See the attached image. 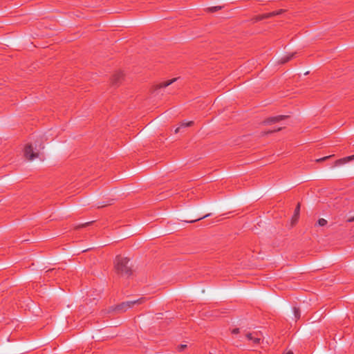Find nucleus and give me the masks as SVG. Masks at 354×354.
I'll use <instances>...</instances> for the list:
<instances>
[{
	"mask_svg": "<svg viewBox=\"0 0 354 354\" xmlns=\"http://www.w3.org/2000/svg\"><path fill=\"white\" fill-rule=\"evenodd\" d=\"M115 268L118 273L120 274L129 275L131 274V266H129V259L122 256H117L115 261Z\"/></svg>",
	"mask_w": 354,
	"mask_h": 354,
	"instance_id": "1",
	"label": "nucleus"
},
{
	"mask_svg": "<svg viewBox=\"0 0 354 354\" xmlns=\"http://www.w3.org/2000/svg\"><path fill=\"white\" fill-rule=\"evenodd\" d=\"M24 153V156L28 160H33L39 157V150L36 147L34 148L32 144H28L25 146Z\"/></svg>",
	"mask_w": 354,
	"mask_h": 354,
	"instance_id": "2",
	"label": "nucleus"
},
{
	"mask_svg": "<svg viewBox=\"0 0 354 354\" xmlns=\"http://www.w3.org/2000/svg\"><path fill=\"white\" fill-rule=\"evenodd\" d=\"M144 301H145V298L141 297L137 300L123 302L118 306L117 310L118 311H126L128 308L133 307V305H135L136 304H140L143 303Z\"/></svg>",
	"mask_w": 354,
	"mask_h": 354,
	"instance_id": "3",
	"label": "nucleus"
},
{
	"mask_svg": "<svg viewBox=\"0 0 354 354\" xmlns=\"http://www.w3.org/2000/svg\"><path fill=\"white\" fill-rule=\"evenodd\" d=\"M246 337L249 341H251L254 344H259L261 341V335L257 333H248Z\"/></svg>",
	"mask_w": 354,
	"mask_h": 354,
	"instance_id": "4",
	"label": "nucleus"
},
{
	"mask_svg": "<svg viewBox=\"0 0 354 354\" xmlns=\"http://www.w3.org/2000/svg\"><path fill=\"white\" fill-rule=\"evenodd\" d=\"M297 53V52L287 53V54L286 55H284L283 57H282L280 59L279 62L281 64H285V63L289 62L291 59H292L294 57V56Z\"/></svg>",
	"mask_w": 354,
	"mask_h": 354,
	"instance_id": "5",
	"label": "nucleus"
},
{
	"mask_svg": "<svg viewBox=\"0 0 354 354\" xmlns=\"http://www.w3.org/2000/svg\"><path fill=\"white\" fill-rule=\"evenodd\" d=\"M123 76H124V75H123L122 72H121V71L116 72L113 75V78H112L113 84L117 85L121 81V80H122Z\"/></svg>",
	"mask_w": 354,
	"mask_h": 354,
	"instance_id": "6",
	"label": "nucleus"
},
{
	"mask_svg": "<svg viewBox=\"0 0 354 354\" xmlns=\"http://www.w3.org/2000/svg\"><path fill=\"white\" fill-rule=\"evenodd\" d=\"M286 118L285 115H277L274 117H271L268 118L264 122L266 124H271V123H275L277 122H279L283 118Z\"/></svg>",
	"mask_w": 354,
	"mask_h": 354,
	"instance_id": "7",
	"label": "nucleus"
},
{
	"mask_svg": "<svg viewBox=\"0 0 354 354\" xmlns=\"http://www.w3.org/2000/svg\"><path fill=\"white\" fill-rule=\"evenodd\" d=\"M176 80H177V78H173L171 80L162 82L159 84L158 87L159 88H165V87L169 86L170 84H171L172 83H174V82H176Z\"/></svg>",
	"mask_w": 354,
	"mask_h": 354,
	"instance_id": "8",
	"label": "nucleus"
},
{
	"mask_svg": "<svg viewBox=\"0 0 354 354\" xmlns=\"http://www.w3.org/2000/svg\"><path fill=\"white\" fill-rule=\"evenodd\" d=\"M192 124H193L192 121H189V122L183 121V122H182L180 125V127H177L175 129V133H178L180 128L190 127Z\"/></svg>",
	"mask_w": 354,
	"mask_h": 354,
	"instance_id": "9",
	"label": "nucleus"
},
{
	"mask_svg": "<svg viewBox=\"0 0 354 354\" xmlns=\"http://www.w3.org/2000/svg\"><path fill=\"white\" fill-rule=\"evenodd\" d=\"M354 158V156H348L344 158L339 159L335 162L336 165H340L346 163L347 161Z\"/></svg>",
	"mask_w": 354,
	"mask_h": 354,
	"instance_id": "10",
	"label": "nucleus"
},
{
	"mask_svg": "<svg viewBox=\"0 0 354 354\" xmlns=\"http://www.w3.org/2000/svg\"><path fill=\"white\" fill-rule=\"evenodd\" d=\"M299 210H300V204L298 203L295 209V214H294V216H293V218L296 221L297 220L298 217H299Z\"/></svg>",
	"mask_w": 354,
	"mask_h": 354,
	"instance_id": "11",
	"label": "nucleus"
},
{
	"mask_svg": "<svg viewBox=\"0 0 354 354\" xmlns=\"http://www.w3.org/2000/svg\"><path fill=\"white\" fill-rule=\"evenodd\" d=\"M317 224L319 225V226H325L326 224H327V221L324 218H319L318 221H317Z\"/></svg>",
	"mask_w": 354,
	"mask_h": 354,
	"instance_id": "12",
	"label": "nucleus"
},
{
	"mask_svg": "<svg viewBox=\"0 0 354 354\" xmlns=\"http://www.w3.org/2000/svg\"><path fill=\"white\" fill-rule=\"evenodd\" d=\"M293 311H294V315H295V318L297 319H299L300 316H301V313H300V310L299 308L295 307L293 308Z\"/></svg>",
	"mask_w": 354,
	"mask_h": 354,
	"instance_id": "13",
	"label": "nucleus"
},
{
	"mask_svg": "<svg viewBox=\"0 0 354 354\" xmlns=\"http://www.w3.org/2000/svg\"><path fill=\"white\" fill-rule=\"evenodd\" d=\"M221 8H222V6H213V7L208 8L207 10L209 12H216V11L221 10Z\"/></svg>",
	"mask_w": 354,
	"mask_h": 354,
	"instance_id": "14",
	"label": "nucleus"
},
{
	"mask_svg": "<svg viewBox=\"0 0 354 354\" xmlns=\"http://www.w3.org/2000/svg\"><path fill=\"white\" fill-rule=\"evenodd\" d=\"M168 40H164V41H152L149 38H145V39L142 41V42H169Z\"/></svg>",
	"mask_w": 354,
	"mask_h": 354,
	"instance_id": "15",
	"label": "nucleus"
},
{
	"mask_svg": "<svg viewBox=\"0 0 354 354\" xmlns=\"http://www.w3.org/2000/svg\"><path fill=\"white\" fill-rule=\"evenodd\" d=\"M281 12H282V10H279L278 12H271V13H269L268 15H267V17H272V16L279 15Z\"/></svg>",
	"mask_w": 354,
	"mask_h": 354,
	"instance_id": "16",
	"label": "nucleus"
},
{
	"mask_svg": "<svg viewBox=\"0 0 354 354\" xmlns=\"http://www.w3.org/2000/svg\"><path fill=\"white\" fill-rule=\"evenodd\" d=\"M185 348H187L186 344H180L178 346V351H183Z\"/></svg>",
	"mask_w": 354,
	"mask_h": 354,
	"instance_id": "17",
	"label": "nucleus"
},
{
	"mask_svg": "<svg viewBox=\"0 0 354 354\" xmlns=\"http://www.w3.org/2000/svg\"><path fill=\"white\" fill-rule=\"evenodd\" d=\"M330 157V156H325V157H324V158H322L317 159V162H321V161L326 160H327L328 158H329Z\"/></svg>",
	"mask_w": 354,
	"mask_h": 354,
	"instance_id": "18",
	"label": "nucleus"
},
{
	"mask_svg": "<svg viewBox=\"0 0 354 354\" xmlns=\"http://www.w3.org/2000/svg\"><path fill=\"white\" fill-rule=\"evenodd\" d=\"M282 129V127H279L278 129H272V130H270L269 131L267 132V133H273V132H275V131H278L279 130H281Z\"/></svg>",
	"mask_w": 354,
	"mask_h": 354,
	"instance_id": "19",
	"label": "nucleus"
},
{
	"mask_svg": "<svg viewBox=\"0 0 354 354\" xmlns=\"http://www.w3.org/2000/svg\"><path fill=\"white\" fill-rule=\"evenodd\" d=\"M348 223H351V222H353L354 221V216H352V217H350L347 219L346 221Z\"/></svg>",
	"mask_w": 354,
	"mask_h": 354,
	"instance_id": "20",
	"label": "nucleus"
},
{
	"mask_svg": "<svg viewBox=\"0 0 354 354\" xmlns=\"http://www.w3.org/2000/svg\"><path fill=\"white\" fill-rule=\"evenodd\" d=\"M266 17H267V15H263V16H261V17H257V18L256 19V20H257H257H260V19H263V18H266Z\"/></svg>",
	"mask_w": 354,
	"mask_h": 354,
	"instance_id": "21",
	"label": "nucleus"
},
{
	"mask_svg": "<svg viewBox=\"0 0 354 354\" xmlns=\"http://www.w3.org/2000/svg\"><path fill=\"white\" fill-rule=\"evenodd\" d=\"M209 216V214H207V215H205L204 216L201 217V218H197V219H195L194 221H198V220H201L203 218H205V217H207Z\"/></svg>",
	"mask_w": 354,
	"mask_h": 354,
	"instance_id": "22",
	"label": "nucleus"
},
{
	"mask_svg": "<svg viewBox=\"0 0 354 354\" xmlns=\"http://www.w3.org/2000/svg\"><path fill=\"white\" fill-rule=\"evenodd\" d=\"M232 333H239V328L234 329Z\"/></svg>",
	"mask_w": 354,
	"mask_h": 354,
	"instance_id": "23",
	"label": "nucleus"
},
{
	"mask_svg": "<svg viewBox=\"0 0 354 354\" xmlns=\"http://www.w3.org/2000/svg\"><path fill=\"white\" fill-rule=\"evenodd\" d=\"M109 204H102V205H99L98 207H104V206H106L108 205Z\"/></svg>",
	"mask_w": 354,
	"mask_h": 354,
	"instance_id": "24",
	"label": "nucleus"
},
{
	"mask_svg": "<svg viewBox=\"0 0 354 354\" xmlns=\"http://www.w3.org/2000/svg\"><path fill=\"white\" fill-rule=\"evenodd\" d=\"M286 354H293V353L292 351H288Z\"/></svg>",
	"mask_w": 354,
	"mask_h": 354,
	"instance_id": "25",
	"label": "nucleus"
},
{
	"mask_svg": "<svg viewBox=\"0 0 354 354\" xmlns=\"http://www.w3.org/2000/svg\"><path fill=\"white\" fill-rule=\"evenodd\" d=\"M39 148L40 149H44V146H42L41 145H39Z\"/></svg>",
	"mask_w": 354,
	"mask_h": 354,
	"instance_id": "26",
	"label": "nucleus"
}]
</instances>
